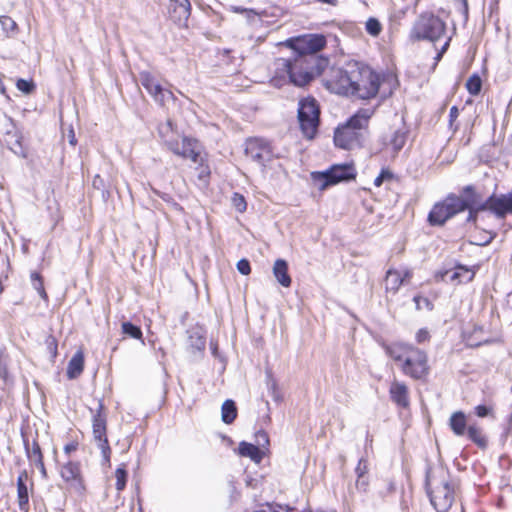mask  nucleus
Returning <instances> with one entry per match:
<instances>
[{
  "instance_id": "nucleus-24",
  "label": "nucleus",
  "mask_w": 512,
  "mask_h": 512,
  "mask_svg": "<svg viewBox=\"0 0 512 512\" xmlns=\"http://www.w3.org/2000/svg\"><path fill=\"white\" fill-rule=\"evenodd\" d=\"M84 369V354L81 350L77 351L70 359L67 367V377L76 379L81 375Z\"/></svg>"
},
{
  "instance_id": "nucleus-58",
  "label": "nucleus",
  "mask_w": 512,
  "mask_h": 512,
  "mask_svg": "<svg viewBox=\"0 0 512 512\" xmlns=\"http://www.w3.org/2000/svg\"><path fill=\"white\" fill-rule=\"evenodd\" d=\"M465 14L468 13V4L466 0H463Z\"/></svg>"
},
{
  "instance_id": "nucleus-8",
  "label": "nucleus",
  "mask_w": 512,
  "mask_h": 512,
  "mask_svg": "<svg viewBox=\"0 0 512 512\" xmlns=\"http://www.w3.org/2000/svg\"><path fill=\"white\" fill-rule=\"evenodd\" d=\"M320 109L314 98L308 97L299 101L298 120L303 135L312 139L318 129Z\"/></svg>"
},
{
  "instance_id": "nucleus-50",
  "label": "nucleus",
  "mask_w": 512,
  "mask_h": 512,
  "mask_svg": "<svg viewBox=\"0 0 512 512\" xmlns=\"http://www.w3.org/2000/svg\"><path fill=\"white\" fill-rule=\"evenodd\" d=\"M475 413L478 417H486L491 413V408L485 405H478L475 407Z\"/></svg>"
},
{
  "instance_id": "nucleus-59",
  "label": "nucleus",
  "mask_w": 512,
  "mask_h": 512,
  "mask_svg": "<svg viewBox=\"0 0 512 512\" xmlns=\"http://www.w3.org/2000/svg\"><path fill=\"white\" fill-rule=\"evenodd\" d=\"M229 486H230L231 492H234V491H235V489H236V487H235L234 483H233V482H230V483H229Z\"/></svg>"
},
{
  "instance_id": "nucleus-61",
  "label": "nucleus",
  "mask_w": 512,
  "mask_h": 512,
  "mask_svg": "<svg viewBox=\"0 0 512 512\" xmlns=\"http://www.w3.org/2000/svg\"><path fill=\"white\" fill-rule=\"evenodd\" d=\"M41 470V473L43 475H46V470H45V466L43 465V468H39Z\"/></svg>"
},
{
  "instance_id": "nucleus-17",
  "label": "nucleus",
  "mask_w": 512,
  "mask_h": 512,
  "mask_svg": "<svg viewBox=\"0 0 512 512\" xmlns=\"http://www.w3.org/2000/svg\"><path fill=\"white\" fill-rule=\"evenodd\" d=\"M60 474L70 489L78 494H82L84 492L85 486L82 479L79 463L69 461L62 466Z\"/></svg>"
},
{
  "instance_id": "nucleus-62",
  "label": "nucleus",
  "mask_w": 512,
  "mask_h": 512,
  "mask_svg": "<svg viewBox=\"0 0 512 512\" xmlns=\"http://www.w3.org/2000/svg\"><path fill=\"white\" fill-rule=\"evenodd\" d=\"M97 179H99V176H96L94 181H93V184L96 185V184H99V181H97Z\"/></svg>"
},
{
  "instance_id": "nucleus-60",
  "label": "nucleus",
  "mask_w": 512,
  "mask_h": 512,
  "mask_svg": "<svg viewBox=\"0 0 512 512\" xmlns=\"http://www.w3.org/2000/svg\"><path fill=\"white\" fill-rule=\"evenodd\" d=\"M458 277H459V273L454 272L453 275L451 276V279L454 280V279H457Z\"/></svg>"
},
{
  "instance_id": "nucleus-10",
  "label": "nucleus",
  "mask_w": 512,
  "mask_h": 512,
  "mask_svg": "<svg viewBox=\"0 0 512 512\" xmlns=\"http://www.w3.org/2000/svg\"><path fill=\"white\" fill-rule=\"evenodd\" d=\"M93 437L101 450L102 456L106 462L110 460L111 448L107 438V415L104 412V405L100 400L98 408L93 413L92 418Z\"/></svg>"
},
{
  "instance_id": "nucleus-19",
  "label": "nucleus",
  "mask_w": 512,
  "mask_h": 512,
  "mask_svg": "<svg viewBox=\"0 0 512 512\" xmlns=\"http://www.w3.org/2000/svg\"><path fill=\"white\" fill-rule=\"evenodd\" d=\"M169 15L173 22L177 24L185 23L191 13V4L189 0H169Z\"/></svg>"
},
{
  "instance_id": "nucleus-42",
  "label": "nucleus",
  "mask_w": 512,
  "mask_h": 512,
  "mask_svg": "<svg viewBox=\"0 0 512 512\" xmlns=\"http://www.w3.org/2000/svg\"><path fill=\"white\" fill-rule=\"evenodd\" d=\"M230 11H232L234 13H241V14L245 15V17L249 21L254 20L258 15L257 12L254 11L253 9L243 8L241 6H231Z\"/></svg>"
},
{
  "instance_id": "nucleus-26",
  "label": "nucleus",
  "mask_w": 512,
  "mask_h": 512,
  "mask_svg": "<svg viewBox=\"0 0 512 512\" xmlns=\"http://www.w3.org/2000/svg\"><path fill=\"white\" fill-rule=\"evenodd\" d=\"M273 274L283 287L291 285V277L288 274V264L283 259H277L273 266Z\"/></svg>"
},
{
  "instance_id": "nucleus-43",
  "label": "nucleus",
  "mask_w": 512,
  "mask_h": 512,
  "mask_svg": "<svg viewBox=\"0 0 512 512\" xmlns=\"http://www.w3.org/2000/svg\"><path fill=\"white\" fill-rule=\"evenodd\" d=\"M368 461L364 457L360 458L355 468V473L358 478H363L368 473Z\"/></svg>"
},
{
  "instance_id": "nucleus-23",
  "label": "nucleus",
  "mask_w": 512,
  "mask_h": 512,
  "mask_svg": "<svg viewBox=\"0 0 512 512\" xmlns=\"http://www.w3.org/2000/svg\"><path fill=\"white\" fill-rule=\"evenodd\" d=\"M414 346L405 343H392L385 345L384 349L394 361L403 363Z\"/></svg>"
},
{
  "instance_id": "nucleus-6",
  "label": "nucleus",
  "mask_w": 512,
  "mask_h": 512,
  "mask_svg": "<svg viewBox=\"0 0 512 512\" xmlns=\"http://www.w3.org/2000/svg\"><path fill=\"white\" fill-rule=\"evenodd\" d=\"M446 32L445 22L432 13H423L415 21L410 38L415 41L427 40L432 43L444 37Z\"/></svg>"
},
{
  "instance_id": "nucleus-54",
  "label": "nucleus",
  "mask_w": 512,
  "mask_h": 512,
  "mask_svg": "<svg viewBox=\"0 0 512 512\" xmlns=\"http://www.w3.org/2000/svg\"><path fill=\"white\" fill-rule=\"evenodd\" d=\"M450 39H447L441 47V50L435 56V60L439 61L449 46Z\"/></svg>"
},
{
  "instance_id": "nucleus-18",
  "label": "nucleus",
  "mask_w": 512,
  "mask_h": 512,
  "mask_svg": "<svg viewBox=\"0 0 512 512\" xmlns=\"http://www.w3.org/2000/svg\"><path fill=\"white\" fill-rule=\"evenodd\" d=\"M412 275V270L409 268H404L403 270L388 269L385 276L386 293L396 294L401 285L410 281Z\"/></svg>"
},
{
  "instance_id": "nucleus-32",
  "label": "nucleus",
  "mask_w": 512,
  "mask_h": 512,
  "mask_svg": "<svg viewBox=\"0 0 512 512\" xmlns=\"http://www.w3.org/2000/svg\"><path fill=\"white\" fill-rule=\"evenodd\" d=\"M158 132L164 143L168 146V141H176L173 138L174 126L172 120L168 119L165 123L160 124Z\"/></svg>"
},
{
  "instance_id": "nucleus-40",
  "label": "nucleus",
  "mask_w": 512,
  "mask_h": 512,
  "mask_svg": "<svg viewBox=\"0 0 512 512\" xmlns=\"http://www.w3.org/2000/svg\"><path fill=\"white\" fill-rule=\"evenodd\" d=\"M16 87L18 90L23 92L24 94H31L36 86L32 80L18 79L16 83Z\"/></svg>"
},
{
  "instance_id": "nucleus-45",
  "label": "nucleus",
  "mask_w": 512,
  "mask_h": 512,
  "mask_svg": "<svg viewBox=\"0 0 512 512\" xmlns=\"http://www.w3.org/2000/svg\"><path fill=\"white\" fill-rule=\"evenodd\" d=\"M413 301L416 305L417 310H421L423 308H426L427 310H432V308H433V305L428 298L421 297V296H415L413 298Z\"/></svg>"
},
{
  "instance_id": "nucleus-37",
  "label": "nucleus",
  "mask_w": 512,
  "mask_h": 512,
  "mask_svg": "<svg viewBox=\"0 0 512 512\" xmlns=\"http://www.w3.org/2000/svg\"><path fill=\"white\" fill-rule=\"evenodd\" d=\"M0 24L3 29V31L7 35H13L15 34L17 30V24L16 22L9 16H0Z\"/></svg>"
},
{
  "instance_id": "nucleus-63",
  "label": "nucleus",
  "mask_w": 512,
  "mask_h": 512,
  "mask_svg": "<svg viewBox=\"0 0 512 512\" xmlns=\"http://www.w3.org/2000/svg\"><path fill=\"white\" fill-rule=\"evenodd\" d=\"M97 179H99V176H96L94 181H93V184L96 185V184H99V181H97Z\"/></svg>"
},
{
  "instance_id": "nucleus-34",
  "label": "nucleus",
  "mask_w": 512,
  "mask_h": 512,
  "mask_svg": "<svg viewBox=\"0 0 512 512\" xmlns=\"http://www.w3.org/2000/svg\"><path fill=\"white\" fill-rule=\"evenodd\" d=\"M466 88L471 95L479 94L482 88L480 76L478 74L471 75L466 82Z\"/></svg>"
},
{
  "instance_id": "nucleus-1",
  "label": "nucleus",
  "mask_w": 512,
  "mask_h": 512,
  "mask_svg": "<svg viewBox=\"0 0 512 512\" xmlns=\"http://www.w3.org/2000/svg\"><path fill=\"white\" fill-rule=\"evenodd\" d=\"M456 482L447 469L438 466L431 468L426 474V489L430 503L437 512H447L454 500Z\"/></svg>"
},
{
  "instance_id": "nucleus-36",
  "label": "nucleus",
  "mask_w": 512,
  "mask_h": 512,
  "mask_svg": "<svg viewBox=\"0 0 512 512\" xmlns=\"http://www.w3.org/2000/svg\"><path fill=\"white\" fill-rule=\"evenodd\" d=\"M122 332L125 335H128L134 339L142 338V331L140 327L132 324L131 322H123L122 323Z\"/></svg>"
},
{
  "instance_id": "nucleus-3",
  "label": "nucleus",
  "mask_w": 512,
  "mask_h": 512,
  "mask_svg": "<svg viewBox=\"0 0 512 512\" xmlns=\"http://www.w3.org/2000/svg\"><path fill=\"white\" fill-rule=\"evenodd\" d=\"M298 59V54L293 52L290 58H277L273 62L274 78L272 81L275 85L281 82H290L296 86L302 87L308 84L316 75L322 73L325 68L307 67L303 65L302 68L294 69V63Z\"/></svg>"
},
{
  "instance_id": "nucleus-16",
  "label": "nucleus",
  "mask_w": 512,
  "mask_h": 512,
  "mask_svg": "<svg viewBox=\"0 0 512 512\" xmlns=\"http://www.w3.org/2000/svg\"><path fill=\"white\" fill-rule=\"evenodd\" d=\"M245 153L261 166H265L275 156L271 144L262 138L250 139L246 144Z\"/></svg>"
},
{
  "instance_id": "nucleus-27",
  "label": "nucleus",
  "mask_w": 512,
  "mask_h": 512,
  "mask_svg": "<svg viewBox=\"0 0 512 512\" xmlns=\"http://www.w3.org/2000/svg\"><path fill=\"white\" fill-rule=\"evenodd\" d=\"M449 426L456 436H463L467 429L466 416L463 412H454L449 419Z\"/></svg>"
},
{
  "instance_id": "nucleus-48",
  "label": "nucleus",
  "mask_w": 512,
  "mask_h": 512,
  "mask_svg": "<svg viewBox=\"0 0 512 512\" xmlns=\"http://www.w3.org/2000/svg\"><path fill=\"white\" fill-rule=\"evenodd\" d=\"M393 175L390 171L388 170H382L381 173L375 178L374 180V185L376 187H379L382 185V183L384 182V180L386 179H392Z\"/></svg>"
},
{
  "instance_id": "nucleus-14",
  "label": "nucleus",
  "mask_w": 512,
  "mask_h": 512,
  "mask_svg": "<svg viewBox=\"0 0 512 512\" xmlns=\"http://www.w3.org/2000/svg\"><path fill=\"white\" fill-rule=\"evenodd\" d=\"M478 209L489 211L499 219L505 218L512 214V191L507 194H492L478 206Z\"/></svg>"
},
{
  "instance_id": "nucleus-5",
  "label": "nucleus",
  "mask_w": 512,
  "mask_h": 512,
  "mask_svg": "<svg viewBox=\"0 0 512 512\" xmlns=\"http://www.w3.org/2000/svg\"><path fill=\"white\" fill-rule=\"evenodd\" d=\"M473 203H475L473 195L468 199H463L461 196L450 194L442 202L433 206L428 215V222L432 226H441L457 213L465 211L466 207Z\"/></svg>"
},
{
  "instance_id": "nucleus-64",
  "label": "nucleus",
  "mask_w": 512,
  "mask_h": 512,
  "mask_svg": "<svg viewBox=\"0 0 512 512\" xmlns=\"http://www.w3.org/2000/svg\"><path fill=\"white\" fill-rule=\"evenodd\" d=\"M472 278H473V274L469 275L467 280L470 281V280H472Z\"/></svg>"
},
{
  "instance_id": "nucleus-49",
  "label": "nucleus",
  "mask_w": 512,
  "mask_h": 512,
  "mask_svg": "<svg viewBox=\"0 0 512 512\" xmlns=\"http://www.w3.org/2000/svg\"><path fill=\"white\" fill-rule=\"evenodd\" d=\"M267 385H268V389H269L273 399L275 401H280L281 400V395H280V393L277 390L276 382L273 379H270L269 382L267 383Z\"/></svg>"
},
{
  "instance_id": "nucleus-20",
  "label": "nucleus",
  "mask_w": 512,
  "mask_h": 512,
  "mask_svg": "<svg viewBox=\"0 0 512 512\" xmlns=\"http://www.w3.org/2000/svg\"><path fill=\"white\" fill-rule=\"evenodd\" d=\"M28 480V473L23 470L19 473L17 478V501L19 509L22 512H28L29 510V493L28 486L26 484Z\"/></svg>"
},
{
  "instance_id": "nucleus-30",
  "label": "nucleus",
  "mask_w": 512,
  "mask_h": 512,
  "mask_svg": "<svg viewBox=\"0 0 512 512\" xmlns=\"http://www.w3.org/2000/svg\"><path fill=\"white\" fill-rule=\"evenodd\" d=\"M205 345H206V339H205L204 335L199 330L189 332L188 346L192 352L203 351L205 349Z\"/></svg>"
},
{
  "instance_id": "nucleus-12",
  "label": "nucleus",
  "mask_w": 512,
  "mask_h": 512,
  "mask_svg": "<svg viewBox=\"0 0 512 512\" xmlns=\"http://www.w3.org/2000/svg\"><path fill=\"white\" fill-rule=\"evenodd\" d=\"M139 80L149 95L160 106L166 107L170 102H175L176 97L174 94L169 89L162 87L150 72H140Z\"/></svg>"
},
{
  "instance_id": "nucleus-33",
  "label": "nucleus",
  "mask_w": 512,
  "mask_h": 512,
  "mask_svg": "<svg viewBox=\"0 0 512 512\" xmlns=\"http://www.w3.org/2000/svg\"><path fill=\"white\" fill-rule=\"evenodd\" d=\"M407 138V133L403 130H396L391 139L389 144L392 146L393 151L395 153H398L405 145Z\"/></svg>"
},
{
  "instance_id": "nucleus-51",
  "label": "nucleus",
  "mask_w": 512,
  "mask_h": 512,
  "mask_svg": "<svg viewBox=\"0 0 512 512\" xmlns=\"http://www.w3.org/2000/svg\"><path fill=\"white\" fill-rule=\"evenodd\" d=\"M368 485H369V482H368V479L364 476L363 478H358L357 477V480H356V488L358 490H361L363 492H365L368 488Z\"/></svg>"
},
{
  "instance_id": "nucleus-35",
  "label": "nucleus",
  "mask_w": 512,
  "mask_h": 512,
  "mask_svg": "<svg viewBox=\"0 0 512 512\" xmlns=\"http://www.w3.org/2000/svg\"><path fill=\"white\" fill-rule=\"evenodd\" d=\"M115 478L117 491H122L125 488L127 482V471L125 468V464H122L120 467L116 469Z\"/></svg>"
},
{
  "instance_id": "nucleus-41",
  "label": "nucleus",
  "mask_w": 512,
  "mask_h": 512,
  "mask_svg": "<svg viewBox=\"0 0 512 512\" xmlns=\"http://www.w3.org/2000/svg\"><path fill=\"white\" fill-rule=\"evenodd\" d=\"M256 446L260 449H267L269 446V436L264 430H259L255 434Z\"/></svg>"
},
{
  "instance_id": "nucleus-38",
  "label": "nucleus",
  "mask_w": 512,
  "mask_h": 512,
  "mask_svg": "<svg viewBox=\"0 0 512 512\" xmlns=\"http://www.w3.org/2000/svg\"><path fill=\"white\" fill-rule=\"evenodd\" d=\"M31 282H32L33 288L38 292L40 297L46 300L48 298V296L44 289L42 277L40 276V274L33 272L31 274Z\"/></svg>"
},
{
  "instance_id": "nucleus-11",
  "label": "nucleus",
  "mask_w": 512,
  "mask_h": 512,
  "mask_svg": "<svg viewBox=\"0 0 512 512\" xmlns=\"http://www.w3.org/2000/svg\"><path fill=\"white\" fill-rule=\"evenodd\" d=\"M401 370L405 375L413 379L426 377L429 373L427 354L419 348L414 347L401 364Z\"/></svg>"
},
{
  "instance_id": "nucleus-25",
  "label": "nucleus",
  "mask_w": 512,
  "mask_h": 512,
  "mask_svg": "<svg viewBox=\"0 0 512 512\" xmlns=\"http://www.w3.org/2000/svg\"><path fill=\"white\" fill-rule=\"evenodd\" d=\"M238 450L241 456L248 457L255 463H260L264 457V451L262 449L248 442H241Z\"/></svg>"
},
{
  "instance_id": "nucleus-47",
  "label": "nucleus",
  "mask_w": 512,
  "mask_h": 512,
  "mask_svg": "<svg viewBox=\"0 0 512 512\" xmlns=\"http://www.w3.org/2000/svg\"><path fill=\"white\" fill-rule=\"evenodd\" d=\"M237 270L239 271V273H241L242 275H248L250 274L251 272V267H250V263L248 260L246 259H241L238 261L237 263Z\"/></svg>"
},
{
  "instance_id": "nucleus-4",
  "label": "nucleus",
  "mask_w": 512,
  "mask_h": 512,
  "mask_svg": "<svg viewBox=\"0 0 512 512\" xmlns=\"http://www.w3.org/2000/svg\"><path fill=\"white\" fill-rule=\"evenodd\" d=\"M326 45V39L323 35L312 34L295 41L294 45H291L293 52L298 54V59L294 63V69L302 68L303 65L309 67L326 68L328 60L320 58L317 53L321 51Z\"/></svg>"
},
{
  "instance_id": "nucleus-22",
  "label": "nucleus",
  "mask_w": 512,
  "mask_h": 512,
  "mask_svg": "<svg viewBox=\"0 0 512 512\" xmlns=\"http://www.w3.org/2000/svg\"><path fill=\"white\" fill-rule=\"evenodd\" d=\"M472 195L474 196L475 203H473L470 206L466 207V210L469 211L468 217H467V222H473L474 223V222H476L478 212L481 211L480 209H478V206L482 203V202H480V197L476 193L475 188L472 185L465 186L462 189V191H461V197L463 199H468V197H470Z\"/></svg>"
},
{
  "instance_id": "nucleus-31",
  "label": "nucleus",
  "mask_w": 512,
  "mask_h": 512,
  "mask_svg": "<svg viewBox=\"0 0 512 512\" xmlns=\"http://www.w3.org/2000/svg\"><path fill=\"white\" fill-rule=\"evenodd\" d=\"M467 434L471 441H473L480 448H485L487 445V439L483 435L482 429L477 425H470L467 428Z\"/></svg>"
},
{
  "instance_id": "nucleus-28",
  "label": "nucleus",
  "mask_w": 512,
  "mask_h": 512,
  "mask_svg": "<svg viewBox=\"0 0 512 512\" xmlns=\"http://www.w3.org/2000/svg\"><path fill=\"white\" fill-rule=\"evenodd\" d=\"M237 417V408L233 400H226L221 407V419L225 424H231Z\"/></svg>"
},
{
  "instance_id": "nucleus-55",
  "label": "nucleus",
  "mask_w": 512,
  "mask_h": 512,
  "mask_svg": "<svg viewBox=\"0 0 512 512\" xmlns=\"http://www.w3.org/2000/svg\"><path fill=\"white\" fill-rule=\"evenodd\" d=\"M76 142L77 141H76L74 131L71 129L70 133H69V143L74 146V145H76Z\"/></svg>"
},
{
  "instance_id": "nucleus-29",
  "label": "nucleus",
  "mask_w": 512,
  "mask_h": 512,
  "mask_svg": "<svg viewBox=\"0 0 512 512\" xmlns=\"http://www.w3.org/2000/svg\"><path fill=\"white\" fill-rule=\"evenodd\" d=\"M25 447L29 461L34 463L38 468H43V456L39 444L33 441L31 446L26 443Z\"/></svg>"
},
{
  "instance_id": "nucleus-9",
  "label": "nucleus",
  "mask_w": 512,
  "mask_h": 512,
  "mask_svg": "<svg viewBox=\"0 0 512 512\" xmlns=\"http://www.w3.org/2000/svg\"><path fill=\"white\" fill-rule=\"evenodd\" d=\"M358 69L357 61H350L345 64L342 68L332 70L331 78L327 81V87L337 94L352 95L354 78Z\"/></svg>"
},
{
  "instance_id": "nucleus-46",
  "label": "nucleus",
  "mask_w": 512,
  "mask_h": 512,
  "mask_svg": "<svg viewBox=\"0 0 512 512\" xmlns=\"http://www.w3.org/2000/svg\"><path fill=\"white\" fill-rule=\"evenodd\" d=\"M459 116V110L456 106H452L449 112V127L456 132L459 128L458 124H455L457 118Z\"/></svg>"
},
{
  "instance_id": "nucleus-57",
  "label": "nucleus",
  "mask_w": 512,
  "mask_h": 512,
  "mask_svg": "<svg viewBox=\"0 0 512 512\" xmlns=\"http://www.w3.org/2000/svg\"><path fill=\"white\" fill-rule=\"evenodd\" d=\"M203 174H206L208 175L209 174V171L207 170V167L203 168L200 175H199V178H202L203 177Z\"/></svg>"
},
{
  "instance_id": "nucleus-44",
  "label": "nucleus",
  "mask_w": 512,
  "mask_h": 512,
  "mask_svg": "<svg viewBox=\"0 0 512 512\" xmlns=\"http://www.w3.org/2000/svg\"><path fill=\"white\" fill-rule=\"evenodd\" d=\"M232 204L238 212H244L246 210L245 198L239 193H234Z\"/></svg>"
},
{
  "instance_id": "nucleus-52",
  "label": "nucleus",
  "mask_w": 512,
  "mask_h": 512,
  "mask_svg": "<svg viewBox=\"0 0 512 512\" xmlns=\"http://www.w3.org/2000/svg\"><path fill=\"white\" fill-rule=\"evenodd\" d=\"M253 512H279L274 506L269 503L262 504L257 507Z\"/></svg>"
},
{
  "instance_id": "nucleus-2",
  "label": "nucleus",
  "mask_w": 512,
  "mask_h": 512,
  "mask_svg": "<svg viewBox=\"0 0 512 512\" xmlns=\"http://www.w3.org/2000/svg\"><path fill=\"white\" fill-rule=\"evenodd\" d=\"M374 108H361L334 132V143L337 147L352 150L363 145L368 134V126Z\"/></svg>"
},
{
  "instance_id": "nucleus-21",
  "label": "nucleus",
  "mask_w": 512,
  "mask_h": 512,
  "mask_svg": "<svg viewBox=\"0 0 512 512\" xmlns=\"http://www.w3.org/2000/svg\"><path fill=\"white\" fill-rule=\"evenodd\" d=\"M390 398L398 406L407 407L409 405L408 387L399 381H393L390 386Z\"/></svg>"
},
{
  "instance_id": "nucleus-7",
  "label": "nucleus",
  "mask_w": 512,
  "mask_h": 512,
  "mask_svg": "<svg viewBox=\"0 0 512 512\" xmlns=\"http://www.w3.org/2000/svg\"><path fill=\"white\" fill-rule=\"evenodd\" d=\"M353 86V94L361 99H370L377 95L380 87V78L370 67L358 62Z\"/></svg>"
},
{
  "instance_id": "nucleus-56",
  "label": "nucleus",
  "mask_w": 512,
  "mask_h": 512,
  "mask_svg": "<svg viewBox=\"0 0 512 512\" xmlns=\"http://www.w3.org/2000/svg\"><path fill=\"white\" fill-rule=\"evenodd\" d=\"M76 450V445L75 444H67L65 447H64V451L66 453H70L72 451Z\"/></svg>"
},
{
  "instance_id": "nucleus-39",
  "label": "nucleus",
  "mask_w": 512,
  "mask_h": 512,
  "mask_svg": "<svg viewBox=\"0 0 512 512\" xmlns=\"http://www.w3.org/2000/svg\"><path fill=\"white\" fill-rule=\"evenodd\" d=\"M366 31L371 36H378L382 30L381 23L376 18H369L366 22Z\"/></svg>"
},
{
  "instance_id": "nucleus-13",
  "label": "nucleus",
  "mask_w": 512,
  "mask_h": 512,
  "mask_svg": "<svg viewBox=\"0 0 512 512\" xmlns=\"http://www.w3.org/2000/svg\"><path fill=\"white\" fill-rule=\"evenodd\" d=\"M356 171L352 165L342 164L334 165L329 170L314 175L315 180L320 182V190H324L331 185L341 181L355 178Z\"/></svg>"
},
{
  "instance_id": "nucleus-15",
  "label": "nucleus",
  "mask_w": 512,
  "mask_h": 512,
  "mask_svg": "<svg viewBox=\"0 0 512 512\" xmlns=\"http://www.w3.org/2000/svg\"><path fill=\"white\" fill-rule=\"evenodd\" d=\"M168 149L178 156L191 159L194 163H200L202 165V147L195 139L184 137L181 143L177 140L168 141Z\"/></svg>"
},
{
  "instance_id": "nucleus-53",
  "label": "nucleus",
  "mask_w": 512,
  "mask_h": 512,
  "mask_svg": "<svg viewBox=\"0 0 512 512\" xmlns=\"http://www.w3.org/2000/svg\"><path fill=\"white\" fill-rule=\"evenodd\" d=\"M428 338H429V333L427 330L421 329L416 334V340L419 343L426 341Z\"/></svg>"
}]
</instances>
